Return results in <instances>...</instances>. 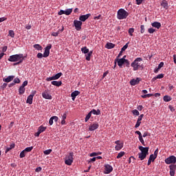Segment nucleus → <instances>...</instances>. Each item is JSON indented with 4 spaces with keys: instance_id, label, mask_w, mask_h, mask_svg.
I'll return each mask as SVG.
<instances>
[{
    "instance_id": "nucleus-1",
    "label": "nucleus",
    "mask_w": 176,
    "mask_h": 176,
    "mask_svg": "<svg viewBox=\"0 0 176 176\" xmlns=\"http://www.w3.org/2000/svg\"><path fill=\"white\" fill-rule=\"evenodd\" d=\"M8 61H10V63H14V65H19V64H21V63L24 61V56L23 54L12 55L9 57Z\"/></svg>"
},
{
    "instance_id": "nucleus-2",
    "label": "nucleus",
    "mask_w": 176,
    "mask_h": 176,
    "mask_svg": "<svg viewBox=\"0 0 176 176\" xmlns=\"http://www.w3.org/2000/svg\"><path fill=\"white\" fill-rule=\"evenodd\" d=\"M129 12L123 8H120L117 12V19L118 20H124L129 17Z\"/></svg>"
},
{
    "instance_id": "nucleus-3",
    "label": "nucleus",
    "mask_w": 176,
    "mask_h": 176,
    "mask_svg": "<svg viewBox=\"0 0 176 176\" xmlns=\"http://www.w3.org/2000/svg\"><path fill=\"white\" fill-rule=\"evenodd\" d=\"M142 58H136L133 62L131 63V67H132L133 71H138L141 68Z\"/></svg>"
},
{
    "instance_id": "nucleus-4",
    "label": "nucleus",
    "mask_w": 176,
    "mask_h": 176,
    "mask_svg": "<svg viewBox=\"0 0 176 176\" xmlns=\"http://www.w3.org/2000/svg\"><path fill=\"white\" fill-rule=\"evenodd\" d=\"M65 163L67 166H71L74 163V153H69V155L66 156Z\"/></svg>"
},
{
    "instance_id": "nucleus-5",
    "label": "nucleus",
    "mask_w": 176,
    "mask_h": 176,
    "mask_svg": "<svg viewBox=\"0 0 176 176\" xmlns=\"http://www.w3.org/2000/svg\"><path fill=\"white\" fill-rule=\"evenodd\" d=\"M126 61V59L124 58H116L115 59V67H116V63L118 65V67H120V68H123V65H124V63Z\"/></svg>"
},
{
    "instance_id": "nucleus-6",
    "label": "nucleus",
    "mask_w": 176,
    "mask_h": 176,
    "mask_svg": "<svg viewBox=\"0 0 176 176\" xmlns=\"http://www.w3.org/2000/svg\"><path fill=\"white\" fill-rule=\"evenodd\" d=\"M165 163L166 164H176V157L174 155H171L169 157L165 160Z\"/></svg>"
},
{
    "instance_id": "nucleus-7",
    "label": "nucleus",
    "mask_w": 176,
    "mask_h": 176,
    "mask_svg": "<svg viewBox=\"0 0 176 176\" xmlns=\"http://www.w3.org/2000/svg\"><path fill=\"white\" fill-rule=\"evenodd\" d=\"M36 94V91H32L29 96H28V99L26 100L27 104L32 105V100H34V96Z\"/></svg>"
},
{
    "instance_id": "nucleus-8",
    "label": "nucleus",
    "mask_w": 176,
    "mask_h": 176,
    "mask_svg": "<svg viewBox=\"0 0 176 176\" xmlns=\"http://www.w3.org/2000/svg\"><path fill=\"white\" fill-rule=\"evenodd\" d=\"M50 49H52V44H49L45 48L43 53V57H49L50 54Z\"/></svg>"
},
{
    "instance_id": "nucleus-9",
    "label": "nucleus",
    "mask_w": 176,
    "mask_h": 176,
    "mask_svg": "<svg viewBox=\"0 0 176 176\" xmlns=\"http://www.w3.org/2000/svg\"><path fill=\"white\" fill-rule=\"evenodd\" d=\"M74 24L77 31H80V30H82V22L80 21L74 20Z\"/></svg>"
},
{
    "instance_id": "nucleus-10",
    "label": "nucleus",
    "mask_w": 176,
    "mask_h": 176,
    "mask_svg": "<svg viewBox=\"0 0 176 176\" xmlns=\"http://www.w3.org/2000/svg\"><path fill=\"white\" fill-rule=\"evenodd\" d=\"M113 171V168L109 164L104 165V174H111Z\"/></svg>"
},
{
    "instance_id": "nucleus-11",
    "label": "nucleus",
    "mask_w": 176,
    "mask_h": 176,
    "mask_svg": "<svg viewBox=\"0 0 176 176\" xmlns=\"http://www.w3.org/2000/svg\"><path fill=\"white\" fill-rule=\"evenodd\" d=\"M100 127V124H98V122H94L92 124H90L89 126V131H94V130H97Z\"/></svg>"
},
{
    "instance_id": "nucleus-12",
    "label": "nucleus",
    "mask_w": 176,
    "mask_h": 176,
    "mask_svg": "<svg viewBox=\"0 0 176 176\" xmlns=\"http://www.w3.org/2000/svg\"><path fill=\"white\" fill-rule=\"evenodd\" d=\"M140 151H141L140 153H144V155H149V147H144L142 146H139Z\"/></svg>"
},
{
    "instance_id": "nucleus-13",
    "label": "nucleus",
    "mask_w": 176,
    "mask_h": 176,
    "mask_svg": "<svg viewBox=\"0 0 176 176\" xmlns=\"http://www.w3.org/2000/svg\"><path fill=\"white\" fill-rule=\"evenodd\" d=\"M42 97H43V98H45V100H52V95H50L49 94V91H47L46 90L42 93Z\"/></svg>"
},
{
    "instance_id": "nucleus-14",
    "label": "nucleus",
    "mask_w": 176,
    "mask_h": 176,
    "mask_svg": "<svg viewBox=\"0 0 176 176\" xmlns=\"http://www.w3.org/2000/svg\"><path fill=\"white\" fill-rule=\"evenodd\" d=\"M140 82H141V78H133L131 81H130V85L131 86H135V85H138V83H140Z\"/></svg>"
},
{
    "instance_id": "nucleus-15",
    "label": "nucleus",
    "mask_w": 176,
    "mask_h": 176,
    "mask_svg": "<svg viewBox=\"0 0 176 176\" xmlns=\"http://www.w3.org/2000/svg\"><path fill=\"white\" fill-rule=\"evenodd\" d=\"M90 16H91V14H87L85 15H81L79 16V20L82 22H85L86 21V20H87V19H89V17H90Z\"/></svg>"
},
{
    "instance_id": "nucleus-16",
    "label": "nucleus",
    "mask_w": 176,
    "mask_h": 176,
    "mask_svg": "<svg viewBox=\"0 0 176 176\" xmlns=\"http://www.w3.org/2000/svg\"><path fill=\"white\" fill-rule=\"evenodd\" d=\"M80 92L79 91H74L71 94L72 100L75 101V98H76L77 96H79Z\"/></svg>"
},
{
    "instance_id": "nucleus-17",
    "label": "nucleus",
    "mask_w": 176,
    "mask_h": 176,
    "mask_svg": "<svg viewBox=\"0 0 176 176\" xmlns=\"http://www.w3.org/2000/svg\"><path fill=\"white\" fill-rule=\"evenodd\" d=\"M14 79V76H9L6 78H3V81L6 82V83H9L10 82H12Z\"/></svg>"
},
{
    "instance_id": "nucleus-18",
    "label": "nucleus",
    "mask_w": 176,
    "mask_h": 176,
    "mask_svg": "<svg viewBox=\"0 0 176 176\" xmlns=\"http://www.w3.org/2000/svg\"><path fill=\"white\" fill-rule=\"evenodd\" d=\"M151 25L154 28H157V30H159V28H160V27H162V23H160V22L155 21V22L152 23Z\"/></svg>"
},
{
    "instance_id": "nucleus-19",
    "label": "nucleus",
    "mask_w": 176,
    "mask_h": 176,
    "mask_svg": "<svg viewBox=\"0 0 176 176\" xmlns=\"http://www.w3.org/2000/svg\"><path fill=\"white\" fill-rule=\"evenodd\" d=\"M15 144L14 143H12L10 145V146H6V153H8L10 151H12V149L14 148Z\"/></svg>"
},
{
    "instance_id": "nucleus-20",
    "label": "nucleus",
    "mask_w": 176,
    "mask_h": 176,
    "mask_svg": "<svg viewBox=\"0 0 176 176\" xmlns=\"http://www.w3.org/2000/svg\"><path fill=\"white\" fill-rule=\"evenodd\" d=\"M161 6H162L164 9H168V2L166 0H163L161 3Z\"/></svg>"
},
{
    "instance_id": "nucleus-21",
    "label": "nucleus",
    "mask_w": 176,
    "mask_h": 176,
    "mask_svg": "<svg viewBox=\"0 0 176 176\" xmlns=\"http://www.w3.org/2000/svg\"><path fill=\"white\" fill-rule=\"evenodd\" d=\"M51 84L53 85V86H56V87H60L61 85H63V82L61 81H52Z\"/></svg>"
},
{
    "instance_id": "nucleus-22",
    "label": "nucleus",
    "mask_w": 176,
    "mask_h": 176,
    "mask_svg": "<svg viewBox=\"0 0 176 176\" xmlns=\"http://www.w3.org/2000/svg\"><path fill=\"white\" fill-rule=\"evenodd\" d=\"M91 115V113H93V115H101V111L100 109H97V111L96 109H92L91 111H89Z\"/></svg>"
},
{
    "instance_id": "nucleus-23",
    "label": "nucleus",
    "mask_w": 176,
    "mask_h": 176,
    "mask_svg": "<svg viewBox=\"0 0 176 176\" xmlns=\"http://www.w3.org/2000/svg\"><path fill=\"white\" fill-rule=\"evenodd\" d=\"M138 157L140 160H144L146 159V154H144L143 153H138Z\"/></svg>"
},
{
    "instance_id": "nucleus-24",
    "label": "nucleus",
    "mask_w": 176,
    "mask_h": 176,
    "mask_svg": "<svg viewBox=\"0 0 176 176\" xmlns=\"http://www.w3.org/2000/svg\"><path fill=\"white\" fill-rule=\"evenodd\" d=\"M155 159L156 158L153 157V154H151L148 158L147 165L151 166V163H152V162H155Z\"/></svg>"
},
{
    "instance_id": "nucleus-25",
    "label": "nucleus",
    "mask_w": 176,
    "mask_h": 176,
    "mask_svg": "<svg viewBox=\"0 0 176 176\" xmlns=\"http://www.w3.org/2000/svg\"><path fill=\"white\" fill-rule=\"evenodd\" d=\"M91 54H93V50L89 52L85 55V60H87V61H90L91 57Z\"/></svg>"
},
{
    "instance_id": "nucleus-26",
    "label": "nucleus",
    "mask_w": 176,
    "mask_h": 176,
    "mask_svg": "<svg viewBox=\"0 0 176 176\" xmlns=\"http://www.w3.org/2000/svg\"><path fill=\"white\" fill-rule=\"evenodd\" d=\"M106 49H113L115 47V44L112 43H107L105 45Z\"/></svg>"
},
{
    "instance_id": "nucleus-27",
    "label": "nucleus",
    "mask_w": 176,
    "mask_h": 176,
    "mask_svg": "<svg viewBox=\"0 0 176 176\" xmlns=\"http://www.w3.org/2000/svg\"><path fill=\"white\" fill-rule=\"evenodd\" d=\"M81 52H82V53H84V54H87V53H89L90 52H89V49L87 48V47H83L81 48Z\"/></svg>"
},
{
    "instance_id": "nucleus-28",
    "label": "nucleus",
    "mask_w": 176,
    "mask_h": 176,
    "mask_svg": "<svg viewBox=\"0 0 176 176\" xmlns=\"http://www.w3.org/2000/svg\"><path fill=\"white\" fill-rule=\"evenodd\" d=\"M33 47H34V49H36V50H42L43 49L42 45L39 44H35L33 45Z\"/></svg>"
},
{
    "instance_id": "nucleus-29",
    "label": "nucleus",
    "mask_w": 176,
    "mask_h": 176,
    "mask_svg": "<svg viewBox=\"0 0 176 176\" xmlns=\"http://www.w3.org/2000/svg\"><path fill=\"white\" fill-rule=\"evenodd\" d=\"M172 98H170V96H164V101H165V102H170Z\"/></svg>"
},
{
    "instance_id": "nucleus-30",
    "label": "nucleus",
    "mask_w": 176,
    "mask_h": 176,
    "mask_svg": "<svg viewBox=\"0 0 176 176\" xmlns=\"http://www.w3.org/2000/svg\"><path fill=\"white\" fill-rule=\"evenodd\" d=\"M71 13H72V8H69L65 10V14H66V16H69Z\"/></svg>"
},
{
    "instance_id": "nucleus-31",
    "label": "nucleus",
    "mask_w": 176,
    "mask_h": 176,
    "mask_svg": "<svg viewBox=\"0 0 176 176\" xmlns=\"http://www.w3.org/2000/svg\"><path fill=\"white\" fill-rule=\"evenodd\" d=\"M62 76L63 73L60 72L54 76V78L55 79V80H56V79H60V78H61Z\"/></svg>"
},
{
    "instance_id": "nucleus-32",
    "label": "nucleus",
    "mask_w": 176,
    "mask_h": 176,
    "mask_svg": "<svg viewBox=\"0 0 176 176\" xmlns=\"http://www.w3.org/2000/svg\"><path fill=\"white\" fill-rule=\"evenodd\" d=\"M123 148V143H120V144H117L116 146V151H120Z\"/></svg>"
},
{
    "instance_id": "nucleus-33",
    "label": "nucleus",
    "mask_w": 176,
    "mask_h": 176,
    "mask_svg": "<svg viewBox=\"0 0 176 176\" xmlns=\"http://www.w3.org/2000/svg\"><path fill=\"white\" fill-rule=\"evenodd\" d=\"M19 94H24V93H25V88L20 87L19 89Z\"/></svg>"
},
{
    "instance_id": "nucleus-34",
    "label": "nucleus",
    "mask_w": 176,
    "mask_h": 176,
    "mask_svg": "<svg viewBox=\"0 0 176 176\" xmlns=\"http://www.w3.org/2000/svg\"><path fill=\"white\" fill-rule=\"evenodd\" d=\"M46 126H40L38 129V130L41 132V133H43V131H46Z\"/></svg>"
},
{
    "instance_id": "nucleus-35",
    "label": "nucleus",
    "mask_w": 176,
    "mask_h": 176,
    "mask_svg": "<svg viewBox=\"0 0 176 176\" xmlns=\"http://www.w3.org/2000/svg\"><path fill=\"white\" fill-rule=\"evenodd\" d=\"M90 118H91V113H89L87 116H86V117H85V122H89V119H90Z\"/></svg>"
},
{
    "instance_id": "nucleus-36",
    "label": "nucleus",
    "mask_w": 176,
    "mask_h": 176,
    "mask_svg": "<svg viewBox=\"0 0 176 176\" xmlns=\"http://www.w3.org/2000/svg\"><path fill=\"white\" fill-rule=\"evenodd\" d=\"M153 94H148L146 95H142V98H148L149 97H153Z\"/></svg>"
},
{
    "instance_id": "nucleus-37",
    "label": "nucleus",
    "mask_w": 176,
    "mask_h": 176,
    "mask_svg": "<svg viewBox=\"0 0 176 176\" xmlns=\"http://www.w3.org/2000/svg\"><path fill=\"white\" fill-rule=\"evenodd\" d=\"M124 156V151H121L117 155V159H120V157H123Z\"/></svg>"
},
{
    "instance_id": "nucleus-38",
    "label": "nucleus",
    "mask_w": 176,
    "mask_h": 176,
    "mask_svg": "<svg viewBox=\"0 0 176 176\" xmlns=\"http://www.w3.org/2000/svg\"><path fill=\"white\" fill-rule=\"evenodd\" d=\"M132 113L133 115H135V116H140V111H138V110H137V109L133 110Z\"/></svg>"
},
{
    "instance_id": "nucleus-39",
    "label": "nucleus",
    "mask_w": 176,
    "mask_h": 176,
    "mask_svg": "<svg viewBox=\"0 0 176 176\" xmlns=\"http://www.w3.org/2000/svg\"><path fill=\"white\" fill-rule=\"evenodd\" d=\"M156 32V29H153V28H150L148 29V32L149 34H153V32Z\"/></svg>"
},
{
    "instance_id": "nucleus-40",
    "label": "nucleus",
    "mask_w": 176,
    "mask_h": 176,
    "mask_svg": "<svg viewBox=\"0 0 176 176\" xmlns=\"http://www.w3.org/2000/svg\"><path fill=\"white\" fill-rule=\"evenodd\" d=\"M124 65L125 67H126L127 68L130 67V61L127 59H125V62H124Z\"/></svg>"
},
{
    "instance_id": "nucleus-41",
    "label": "nucleus",
    "mask_w": 176,
    "mask_h": 176,
    "mask_svg": "<svg viewBox=\"0 0 176 176\" xmlns=\"http://www.w3.org/2000/svg\"><path fill=\"white\" fill-rule=\"evenodd\" d=\"M32 149H34V146L27 147L23 151H25V152H31Z\"/></svg>"
},
{
    "instance_id": "nucleus-42",
    "label": "nucleus",
    "mask_w": 176,
    "mask_h": 176,
    "mask_svg": "<svg viewBox=\"0 0 176 176\" xmlns=\"http://www.w3.org/2000/svg\"><path fill=\"white\" fill-rule=\"evenodd\" d=\"M128 32L131 36H133V33L134 32V28H131L129 29Z\"/></svg>"
},
{
    "instance_id": "nucleus-43",
    "label": "nucleus",
    "mask_w": 176,
    "mask_h": 176,
    "mask_svg": "<svg viewBox=\"0 0 176 176\" xmlns=\"http://www.w3.org/2000/svg\"><path fill=\"white\" fill-rule=\"evenodd\" d=\"M44 155H50L52 153V149L45 150L43 151Z\"/></svg>"
},
{
    "instance_id": "nucleus-44",
    "label": "nucleus",
    "mask_w": 176,
    "mask_h": 176,
    "mask_svg": "<svg viewBox=\"0 0 176 176\" xmlns=\"http://www.w3.org/2000/svg\"><path fill=\"white\" fill-rule=\"evenodd\" d=\"M170 170L176 171V165L171 164L169 166Z\"/></svg>"
},
{
    "instance_id": "nucleus-45",
    "label": "nucleus",
    "mask_w": 176,
    "mask_h": 176,
    "mask_svg": "<svg viewBox=\"0 0 176 176\" xmlns=\"http://www.w3.org/2000/svg\"><path fill=\"white\" fill-rule=\"evenodd\" d=\"M140 28H141L140 30L141 34H144V32H145V25H141Z\"/></svg>"
},
{
    "instance_id": "nucleus-46",
    "label": "nucleus",
    "mask_w": 176,
    "mask_h": 176,
    "mask_svg": "<svg viewBox=\"0 0 176 176\" xmlns=\"http://www.w3.org/2000/svg\"><path fill=\"white\" fill-rule=\"evenodd\" d=\"M139 140L140 141L142 146H145V142L144 141V138H142V136L139 138Z\"/></svg>"
},
{
    "instance_id": "nucleus-47",
    "label": "nucleus",
    "mask_w": 176,
    "mask_h": 176,
    "mask_svg": "<svg viewBox=\"0 0 176 176\" xmlns=\"http://www.w3.org/2000/svg\"><path fill=\"white\" fill-rule=\"evenodd\" d=\"M127 47H129V43H127L126 45L123 46V47L121 49V51L124 52L126 49H127Z\"/></svg>"
},
{
    "instance_id": "nucleus-48",
    "label": "nucleus",
    "mask_w": 176,
    "mask_h": 176,
    "mask_svg": "<svg viewBox=\"0 0 176 176\" xmlns=\"http://www.w3.org/2000/svg\"><path fill=\"white\" fill-rule=\"evenodd\" d=\"M20 157L23 158V157H25V151H22L20 153Z\"/></svg>"
},
{
    "instance_id": "nucleus-49",
    "label": "nucleus",
    "mask_w": 176,
    "mask_h": 176,
    "mask_svg": "<svg viewBox=\"0 0 176 176\" xmlns=\"http://www.w3.org/2000/svg\"><path fill=\"white\" fill-rule=\"evenodd\" d=\"M8 35L11 36V38H13L14 36V32L13 30H10Z\"/></svg>"
},
{
    "instance_id": "nucleus-50",
    "label": "nucleus",
    "mask_w": 176,
    "mask_h": 176,
    "mask_svg": "<svg viewBox=\"0 0 176 176\" xmlns=\"http://www.w3.org/2000/svg\"><path fill=\"white\" fill-rule=\"evenodd\" d=\"M60 34V30H58L56 32H52L51 34L52 36H58V34Z\"/></svg>"
},
{
    "instance_id": "nucleus-51",
    "label": "nucleus",
    "mask_w": 176,
    "mask_h": 176,
    "mask_svg": "<svg viewBox=\"0 0 176 176\" xmlns=\"http://www.w3.org/2000/svg\"><path fill=\"white\" fill-rule=\"evenodd\" d=\"M46 80H47V82H50L52 80H55L54 76H53L52 77H48V78H46Z\"/></svg>"
},
{
    "instance_id": "nucleus-52",
    "label": "nucleus",
    "mask_w": 176,
    "mask_h": 176,
    "mask_svg": "<svg viewBox=\"0 0 176 176\" xmlns=\"http://www.w3.org/2000/svg\"><path fill=\"white\" fill-rule=\"evenodd\" d=\"M141 126V121L137 120L136 124H135V129H138V126Z\"/></svg>"
},
{
    "instance_id": "nucleus-53",
    "label": "nucleus",
    "mask_w": 176,
    "mask_h": 176,
    "mask_svg": "<svg viewBox=\"0 0 176 176\" xmlns=\"http://www.w3.org/2000/svg\"><path fill=\"white\" fill-rule=\"evenodd\" d=\"M156 78H157V79H162V78H164V74H158L156 76Z\"/></svg>"
},
{
    "instance_id": "nucleus-54",
    "label": "nucleus",
    "mask_w": 176,
    "mask_h": 176,
    "mask_svg": "<svg viewBox=\"0 0 176 176\" xmlns=\"http://www.w3.org/2000/svg\"><path fill=\"white\" fill-rule=\"evenodd\" d=\"M13 82L15 85L17 84V83H20V78H16L14 79Z\"/></svg>"
},
{
    "instance_id": "nucleus-55",
    "label": "nucleus",
    "mask_w": 176,
    "mask_h": 176,
    "mask_svg": "<svg viewBox=\"0 0 176 176\" xmlns=\"http://www.w3.org/2000/svg\"><path fill=\"white\" fill-rule=\"evenodd\" d=\"M157 153H159V149H156L154 152V155H153V157H155L156 159V157H157Z\"/></svg>"
},
{
    "instance_id": "nucleus-56",
    "label": "nucleus",
    "mask_w": 176,
    "mask_h": 176,
    "mask_svg": "<svg viewBox=\"0 0 176 176\" xmlns=\"http://www.w3.org/2000/svg\"><path fill=\"white\" fill-rule=\"evenodd\" d=\"M28 85V80H25L23 82L22 85L21 86V87H23L25 88V86H27Z\"/></svg>"
},
{
    "instance_id": "nucleus-57",
    "label": "nucleus",
    "mask_w": 176,
    "mask_h": 176,
    "mask_svg": "<svg viewBox=\"0 0 176 176\" xmlns=\"http://www.w3.org/2000/svg\"><path fill=\"white\" fill-rule=\"evenodd\" d=\"M36 173H41L42 171V167L38 166L35 169Z\"/></svg>"
},
{
    "instance_id": "nucleus-58",
    "label": "nucleus",
    "mask_w": 176,
    "mask_h": 176,
    "mask_svg": "<svg viewBox=\"0 0 176 176\" xmlns=\"http://www.w3.org/2000/svg\"><path fill=\"white\" fill-rule=\"evenodd\" d=\"M58 16H61L62 14H65V11L60 10L58 13Z\"/></svg>"
},
{
    "instance_id": "nucleus-59",
    "label": "nucleus",
    "mask_w": 176,
    "mask_h": 176,
    "mask_svg": "<svg viewBox=\"0 0 176 176\" xmlns=\"http://www.w3.org/2000/svg\"><path fill=\"white\" fill-rule=\"evenodd\" d=\"M164 65V63L161 62V63L159 64V65H158V69H160L161 68H163Z\"/></svg>"
},
{
    "instance_id": "nucleus-60",
    "label": "nucleus",
    "mask_w": 176,
    "mask_h": 176,
    "mask_svg": "<svg viewBox=\"0 0 176 176\" xmlns=\"http://www.w3.org/2000/svg\"><path fill=\"white\" fill-rule=\"evenodd\" d=\"M142 118H144V114H141L140 116H139L138 121L141 122V120H142Z\"/></svg>"
},
{
    "instance_id": "nucleus-61",
    "label": "nucleus",
    "mask_w": 176,
    "mask_h": 176,
    "mask_svg": "<svg viewBox=\"0 0 176 176\" xmlns=\"http://www.w3.org/2000/svg\"><path fill=\"white\" fill-rule=\"evenodd\" d=\"M170 176L175 175V170H170Z\"/></svg>"
},
{
    "instance_id": "nucleus-62",
    "label": "nucleus",
    "mask_w": 176,
    "mask_h": 176,
    "mask_svg": "<svg viewBox=\"0 0 176 176\" xmlns=\"http://www.w3.org/2000/svg\"><path fill=\"white\" fill-rule=\"evenodd\" d=\"M53 117H51L50 120H49V124L50 126H52L53 124Z\"/></svg>"
},
{
    "instance_id": "nucleus-63",
    "label": "nucleus",
    "mask_w": 176,
    "mask_h": 176,
    "mask_svg": "<svg viewBox=\"0 0 176 176\" xmlns=\"http://www.w3.org/2000/svg\"><path fill=\"white\" fill-rule=\"evenodd\" d=\"M43 57V54L42 53H38L37 54V58H42Z\"/></svg>"
},
{
    "instance_id": "nucleus-64",
    "label": "nucleus",
    "mask_w": 176,
    "mask_h": 176,
    "mask_svg": "<svg viewBox=\"0 0 176 176\" xmlns=\"http://www.w3.org/2000/svg\"><path fill=\"white\" fill-rule=\"evenodd\" d=\"M143 0H135L137 5H141L142 3Z\"/></svg>"
}]
</instances>
